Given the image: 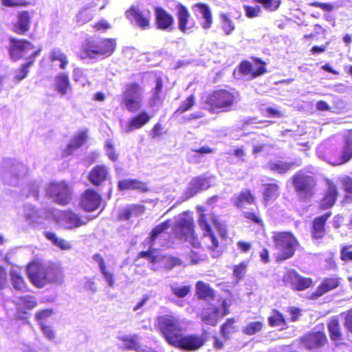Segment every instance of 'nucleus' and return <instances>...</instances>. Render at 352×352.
Here are the masks:
<instances>
[{"label": "nucleus", "instance_id": "obj_4", "mask_svg": "<svg viewBox=\"0 0 352 352\" xmlns=\"http://www.w3.org/2000/svg\"><path fill=\"white\" fill-rule=\"evenodd\" d=\"M158 327L165 340L170 346L184 330V320L173 315H164L158 318Z\"/></svg>", "mask_w": 352, "mask_h": 352}, {"label": "nucleus", "instance_id": "obj_1", "mask_svg": "<svg viewBox=\"0 0 352 352\" xmlns=\"http://www.w3.org/2000/svg\"><path fill=\"white\" fill-rule=\"evenodd\" d=\"M170 226V220H166L156 226L152 230L147 239V243L149 246L148 250L140 252L141 257L148 258L151 263L153 264L152 268L154 270L164 265L166 267L171 268L181 264L179 259L162 256L156 252L159 247L164 245L165 242L162 240L166 236V230H167Z\"/></svg>", "mask_w": 352, "mask_h": 352}, {"label": "nucleus", "instance_id": "obj_33", "mask_svg": "<svg viewBox=\"0 0 352 352\" xmlns=\"http://www.w3.org/2000/svg\"><path fill=\"white\" fill-rule=\"evenodd\" d=\"M87 132L85 131L78 133L70 141L65 148V155H71L75 150L80 147L87 140Z\"/></svg>", "mask_w": 352, "mask_h": 352}, {"label": "nucleus", "instance_id": "obj_34", "mask_svg": "<svg viewBox=\"0 0 352 352\" xmlns=\"http://www.w3.org/2000/svg\"><path fill=\"white\" fill-rule=\"evenodd\" d=\"M30 15L27 11H23L18 14V19L14 25V30L17 34H24L29 30Z\"/></svg>", "mask_w": 352, "mask_h": 352}, {"label": "nucleus", "instance_id": "obj_23", "mask_svg": "<svg viewBox=\"0 0 352 352\" xmlns=\"http://www.w3.org/2000/svg\"><path fill=\"white\" fill-rule=\"evenodd\" d=\"M100 195L92 189H87L82 196L80 206L86 211H94L100 205Z\"/></svg>", "mask_w": 352, "mask_h": 352}, {"label": "nucleus", "instance_id": "obj_18", "mask_svg": "<svg viewBox=\"0 0 352 352\" xmlns=\"http://www.w3.org/2000/svg\"><path fill=\"white\" fill-rule=\"evenodd\" d=\"M327 342L324 333L316 331L305 335L300 338V344L307 349H319L324 346Z\"/></svg>", "mask_w": 352, "mask_h": 352}, {"label": "nucleus", "instance_id": "obj_6", "mask_svg": "<svg viewBox=\"0 0 352 352\" xmlns=\"http://www.w3.org/2000/svg\"><path fill=\"white\" fill-rule=\"evenodd\" d=\"M3 167L2 179L6 184L12 186L17 185L20 179L23 177L28 171L25 164L12 160H5Z\"/></svg>", "mask_w": 352, "mask_h": 352}, {"label": "nucleus", "instance_id": "obj_21", "mask_svg": "<svg viewBox=\"0 0 352 352\" xmlns=\"http://www.w3.org/2000/svg\"><path fill=\"white\" fill-rule=\"evenodd\" d=\"M283 280L289 283L293 289L300 291L309 287L312 283L311 279L300 276L294 270L289 271L284 276Z\"/></svg>", "mask_w": 352, "mask_h": 352}, {"label": "nucleus", "instance_id": "obj_52", "mask_svg": "<svg viewBox=\"0 0 352 352\" xmlns=\"http://www.w3.org/2000/svg\"><path fill=\"white\" fill-rule=\"evenodd\" d=\"M269 148V145L266 144L261 138L255 140L253 142L252 153L254 155L267 151Z\"/></svg>", "mask_w": 352, "mask_h": 352}, {"label": "nucleus", "instance_id": "obj_61", "mask_svg": "<svg viewBox=\"0 0 352 352\" xmlns=\"http://www.w3.org/2000/svg\"><path fill=\"white\" fill-rule=\"evenodd\" d=\"M162 80L161 78H158L156 80L155 87L153 89L152 99H151V105L153 106L159 100H160V93L162 91Z\"/></svg>", "mask_w": 352, "mask_h": 352}, {"label": "nucleus", "instance_id": "obj_46", "mask_svg": "<svg viewBox=\"0 0 352 352\" xmlns=\"http://www.w3.org/2000/svg\"><path fill=\"white\" fill-rule=\"evenodd\" d=\"M294 163H289L282 161L272 162L269 163L270 170L278 173H285L289 170L293 166Z\"/></svg>", "mask_w": 352, "mask_h": 352}, {"label": "nucleus", "instance_id": "obj_45", "mask_svg": "<svg viewBox=\"0 0 352 352\" xmlns=\"http://www.w3.org/2000/svg\"><path fill=\"white\" fill-rule=\"evenodd\" d=\"M50 57L53 62L60 63L59 67L62 69H64L68 64L67 56L58 48H54L51 51Z\"/></svg>", "mask_w": 352, "mask_h": 352}, {"label": "nucleus", "instance_id": "obj_57", "mask_svg": "<svg viewBox=\"0 0 352 352\" xmlns=\"http://www.w3.org/2000/svg\"><path fill=\"white\" fill-rule=\"evenodd\" d=\"M222 19V28L226 34L229 35L235 29V26L233 23V22L225 14H223L221 16Z\"/></svg>", "mask_w": 352, "mask_h": 352}, {"label": "nucleus", "instance_id": "obj_38", "mask_svg": "<svg viewBox=\"0 0 352 352\" xmlns=\"http://www.w3.org/2000/svg\"><path fill=\"white\" fill-rule=\"evenodd\" d=\"M234 204L238 208H243L248 204H253L254 197L249 190H242L239 195L235 196L233 199Z\"/></svg>", "mask_w": 352, "mask_h": 352}, {"label": "nucleus", "instance_id": "obj_29", "mask_svg": "<svg viewBox=\"0 0 352 352\" xmlns=\"http://www.w3.org/2000/svg\"><path fill=\"white\" fill-rule=\"evenodd\" d=\"M18 312L26 314L27 310L33 309L36 306V300L34 296H23L15 297L14 300Z\"/></svg>", "mask_w": 352, "mask_h": 352}, {"label": "nucleus", "instance_id": "obj_11", "mask_svg": "<svg viewBox=\"0 0 352 352\" xmlns=\"http://www.w3.org/2000/svg\"><path fill=\"white\" fill-rule=\"evenodd\" d=\"M228 307L229 305L223 300L219 307L210 305L203 309L200 314L201 321L207 324L215 326L219 319L229 313Z\"/></svg>", "mask_w": 352, "mask_h": 352}, {"label": "nucleus", "instance_id": "obj_56", "mask_svg": "<svg viewBox=\"0 0 352 352\" xmlns=\"http://www.w3.org/2000/svg\"><path fill=\"white\" fill-rule=\"evenodd\" d=\"M243 9L245 16L250 19L259 16L261 14V8L259 6H250L245 5L243 6Z\"/></svg>", "mask_w": 352, "mask_h": 352}, {"label": "nucleus", "instance_id": "obj_35", "mask_svg": "<svg viewBox=\"0 0 352 352\" xmlns=\"http://www.w3.org/2000/svg\"><path fill=\"white\" fill-rule=\"evenodd\" d=\"M263 199L265 204L268 202L274 201L279 196V186L277 184H267L263 185Z\"/></svg>", "mask_w": 352, "mask_h": 352}, {"label": "nucleus", "instance_id": "obj_15", "mask_svg": "<svg viewBox=\"0 0 352 352\" xmlns=\"http://www.w3.org/2000/svg\"><path fill=\"white\" fill-rule=\"evenodd\" d=\"M57 221L64 228L72 230L85 225L89 219L72 211L67 210L60 213Z\"/></svg>", "mask_w": 352, "mask_h": 352}, {"label": "nucleus", "instance_id": "obj_36", "mask_svg": "<svg viewBox=\"0 0 352 352\" xmlns=\"http://www.w3.org/2000/svg\"><path fill=\"white\" fill-rule=\"evenodd\" d=\"M337 194L338 192L336 186L332 182H329L327 193L321 201V207L324 209L331 208L334 204Z\"/></svg>", "mask_w": 352, "mask_h": 352}, {"label": "nucleus", "instance_id": "obj_5", "mask_svg": "<svg viewBox=\"0 0 352 352\" xmlns=\"http://www.w3.org/2000/svg\"><path fill=\"white\" fill-rule=\"evenodd\" d=\"M273 239L278 260H285L294 255L298 242L290 232L276 234Z\"/></svg>", "mask_w": 352, "mask_h": 352}, {"label": "nucleus", "instance_id": "obj_37", "mask_svg": "<svg viewBox=\"0 0 352 352\" xmlns=\"http://www.w3.org/2000/svg\"><path fill=\"white\" fill-rule=\"evenodd\" d=\"M54 85L56 90L62 96L67 94V89L69 87V80L67 74L65 73L58 74L54 79Z\"/></svg>", "mask_w": 352, "mask_h": 352}, {"label": "nucleus", "instance_id": "obj_54", "mask_svg": "<svg viewBox=\"0 0 352 352\" xmlns=\"http://www.w3.org/2000/svg\"><path fill=\"white\" fill-rule=\"evenodd\" d=\"M234 320L232 318L228 319L221 328V333L225 339H228L231 333L234 331L235 327L234 326Z\"/></svg>", "mask_w": 352, "mask_h": 352}, {"label": "nucleus", "instance_id": "obj_41", "mask_svg": "<svg viewBox=\"0 0 352 352\" xmlns=\"http://www.w3.org/2000/svg\"><path fill=\"white\" fill-rule=\"evenodd\" d=\"M338 280L335 278H327L324 280L317 289V296H322L329 291L336 288L338 286Z\"/></svg>", "mask_w": 352, "mask_h": 352}, {"label": "nucleus", "instance_id": "obj_27", "mask_svg": "<svg viewBox=\"0 0 352 352\" xmlns=\"http://www.w3.org/2000/svg\"><path fill=\"white\" fill-rule=\"evenodd\" d=\"M145 208L142 205H129L122 208L119 213L118 219L128 221L131 217H137L144 213Z\"/></svg>", "mask_w": 352, "mask_h": 352}, {"label": "nucleus", "instance_id": "obj_47", "mask_svg": "<svg viewBox=\"0 0 352 352\" xmlns=\"http://www.w3.org/2000/svg\"><path fill=\"white\" fill-rule=\"evenodd\" d=\"M197 294L199 298H206L207 297H212L214 296V291L209 287L208 285L199 281L196 285Z\"/></svg>", "mask_w": 352, "mask_h": 352}, {"label": "nucleus", "instance_id": "obj_40", "mask_svg": "<svg viewBox=\"0 0 352 352\" xmlns=\"http://www.w3.org/2000/svg\"><path fill=\"white\" fill-rule=\"evenodd\" d=\"M10 276L12 285L16 290L23 292L26 289L25 283L19 270L12 268L10 270Z\"/></svg>", "mask_w": 352, "mask_h": 352}, {"label": "nucleus", "instance_id": "obj_12", "mask_svg": "<svg viewBox=\"0 0 352 352\" xmlns=\"http://www.w3.org/2000/svg\"><path fill=\"white\" fill-rule=\"evenodd\" d=\"M204 343L205 338L202 335L181 333L171 346L183 351H193L201 348Z\"/></svg>", "mask_w": 352, "mask_h": 352}, {"label": "nucleus", "instance_id": "obj_62", "mask_svg": "<svg viewBox=\"0 0 352 352\" xmlns=\"http://www.w3.org/2000/svg\"><path fill=\"white\" fill-rule=\"evenodd\" d=\"M40 186V182L38 181H34L29 184L28 188V192L27 193V197H33L34 199L38 198V188Z\"/></svg>", "mask_w": 352, "mask_h": 352}, {"label": "nucleus", "instance_id": "obj_3", "mask_svg": "<svg viewBox=\"0 0 352 352\" xmlns=\"http://www.w3.org/2000/svg\"><path fill=\"white\" fill-rule=\"evenodd\" d=\"M236 93L225 89L214 91L204 100V108L211 112L228 111L236 100Z\"/></svg>", "mask_w": 352, "mask_h": 352}, {"label": "nucleus", "instance_id": "obj_7", "mask_svg": "<svg viewBox=\"0 0 352 352\" xmlns=\"http://www.w3.org/2000/svg\"><path fill=\"white\" fill-rule=\"evenodd\" d=\"M142 93V89L138 84H129L123 94L122 104L131 113L138 111L141 107Z\"/></svg>", "mask_w": 352, "mask_h": 352}, {"label": "nucleus", "instance_id": "obj_50", "mask_svg": "<svg viewBox=\"0 0 352 352\" xmlns=\"http://www.w3.org/2000/svg\"><path fill=\"white\" fill-rule=\"evenodd\" d=\"M352 157V138H349L344 146L342 160L336 164H342L348 162Z\"/></svg>", "mask_w": 352, "mask_h": 352}, {"label": "nucleus", "instance_id": "obj_32", "mask_svg": "<svg viewBox=\"0 0 352 352\" xmlns=\"http://www.w3.org/2000/svg\"><path fill=\"white\" fill-rule=\"evenodd\" d=\"M239 71L244 75L251 74L252 78H255L263 74L265 72V68L263 65L254 67L250 62L245 60L240 64Z\"/></svg>", "mask_w": 352, "mask_h": 352}, {"label": "nucleus", "instance_id": "obj_44", "mask_svg": "<svg viewBox=\"0 0 352 352\" xmlns=\"http://www.w3.org/2000/svg\"><path fill=\"white\" fill-rule=\"evenodd\" d=\"M190 16L189 12L186 7L179 5L177 10V18L179 21V29L184 33L187 30V22Z\"/></svg>", "mask_w": 352, "mask_h": 352}, {"label": "nucleus", "instance_id": "obj_16", "mask_svg": "<svg viewBox=\"0 0 352 352\" xmlns=\"http://www.w3.org/2000/svg\"><path fill=\"white\" fill-rule=\"evenodd\" d=\"M27 273L32 283L37 287H43L47 284V265L33 262L28 266Z\"/></svg>", "mask_w": 352, "mask_h": 352}, {"label": "nucleus", "instance_id": "obj_51", "mask_svg": "<svg viewBox=\"0 0 352 352\" xmlns=\"http://www.w3.org/2000/svg\"><path fill=\"white\" fill-rule=\"evenodd\" d=\"M170 288L172 293L178 298H184L190 291V287L187 285L179 286L176 283L170 284Z\"/></svg>", "mask_w": 352, "mask_h": 352}, {"label": "nucleus", "instance_id": "obj_24", "mask_svg": "<svg viewBox=\"0 0 352 352\" xmlns=\"http://www.w3.org/2000/svg\"><path fill=\"white\" fill-rule=\"evenodd\" d=\"M192 10L197 18L203 20L201 23V27L205 30L209 29L212 23V16L209 6L203 3H198L192 6Z\"/></svg>", "mask_w": 352, "mask_h": 352}, {"label": "nucleus", "instance_id": "obj_17", "mask_svg": "<svg viewBox=\"0 0 352 352\" xmlns=\"http://www.w3.org/2000/svg\"><path fill=\"white\" fill-rule=\"evenodd\" d=\"M211 183V178L205 175L194 177L188 184L184 193V200H187L201 190L208 189Z\"/></svg>", "mask_w": 352, "mask_h": 352}, {"label": "nucleus", "instance_id": "obj_22", "mask_svg": "<svg viewBox=\"0 0 352 352\" xmlns=\"http://www.w3.org/2000/svg\"><path fill=\"white\" fill-rule=\"evenodd\" d=\"M155 23L157 29L170 32L174 25V19L162 8L156 7L155 9Z\"/></svg>", "mask_w": 352, "mask_h": 352}, {"label": "nucleus", "instance_id": "obj_8", "mask_svg": "<svg viewBox=\"0 0 352 352\" xmlns=\"http://www.w3.org/2000/svg\"><path fill=\"white\" fill-rule=\"evenodd\" d=\"M293 184L300 199L305 200L313 195L316 181L312 176L299 173L294 177Z\"/></svg>", "mask_w": 352, "mask_h": 352}, {"label": "nucleus", "instance_id": "obj_53", "mask_svg": "<svg viewBox=\"0 0 352 352\" xmlns=\"http://www.w3.org/2000/svg\"><path fill=\"white\" fill-rule=\"evenodd\" d=\"M248 261H243L237 265H234L233 276L236 280L243 278L246 273Z\"/></svg>", "mask_w": 352, "mask_h": 352}, {"label": "nucleus", "instance_id": "obj_20", "mask_svg": "<svg viewBox=\"0 0 352 352\" xmlns=\"http://www.w3.org/2000/svg\"><path fill=\"white\" fill-rule=\"evenodd\" d=\"M23 213L25 221L32 226L41 223L43 219L48 218L51 215V213L46 210H36L31 204L24 206Z\"/></svg>", "mask_w": 352, "mask_h": 352}, {"label": "nucleus", "instance_id": "obj_42", "mask_svg": "<svg viewBox=\"0 0 352 352\" xmlns=\"http://www.w3.org/2000/svg\"><path fill=\"white\" fill-rule=\"evenodd\" d=\"M328 330L331 339L334 342H339L342 340V335L338 319H332L328 324Z\"/></svg>", "mask_w": 352, "mask_h": 352}, {"label": "nucleus", "instance_id": "obj_60", "mask_svg": "<svg viewBox=\"0 0 352 352\" xmlns=\"http://www.w3.org/2000/svg\"><path fill=\"white\" fill-rule=\"evenodd\" d=\"M73 78L76 82H79L82 86L87 83V80L84 75V72L80 68H75L73 71Z\"/></svg>", "mask_w": 352, "mask_h": 352}, {"label": "nucleus", "instance_id": "obj_58", "mask_svg": "<svg viewBox=\"0 0 352 352\" xmlns=\"http://www.w3.org/2000/svg\"><path fill=\"white\" fill-rule=\"evenodd\" d=\"M53 314V311L51 309H43L38 311L36 314V319L38 322L40 326L45 324V321L50 318Z\"/></svg>", "mask_w": 352, "mask_h": 352}, {"label": "nucleus", "instance_id": "obj_2", "mask_svg": "<svg viewBox=\"0 0 352 352\" xmlns=\"http://www.w3.org/2000/svg\"><path fill=\"white\" fill-rule=\"evenodd\" d=\"M116 47V41L113 38L89 37L82 45V52L89 58H104L110 56Z\"/></svg>", "mask_w": 352, "mask_h": 352}, {"label": "nucleus", "instance_id": "obj_59", "mask_svg": "<svg viewBox=\"0 0 352 352\" xmlns=\"http://www.w3.org/2000/svg\"><path fill=\"white\" fill-rule=\"evenodd\" d=\"M195 104V97L191 95L187 98V99L182 102L179 106L176 112L182 113L186 111H188Z\"/></svg>", "mask_w": 352, "mask_h": 352}, {"label": "nucleus", "instance_id": "obj_19", "mask_svg": "<svg viewBox=\"0 0 352 352\" xmlns=\"http://www.w3.org/2000/svg\"><path fill=\"white\" fill-rule=\"evenodd\" d=\"M197 212L199 213V216L198 219L199 225L204 232V234L205 239L210 243L208 244V248L213 250L217 248L219 245L218 240L212 232L211 227L208 221L206 215L204 214V209L201 207H198Z\"/></svg>", "mask_w": 352, "mask_h": 352}, {"label": "nucleus", "instance_id": "obj_63", "mask_svg": "<svg viewBox=\"0 0 352 352\" xmlns=\"http://www.w3.org/2000/svg\"><path fill=\"white\" fill-rule=\"evenodd\" d=\"M342 183L344 186L345 192L347 193L346 198L352 199V179L349 177L345 176L341 179Z\"/></svg>", "mask_w": 352, "mask_h": 352}, {"label": "nucleus", "instance_id": "obj_30", "mask_svg": "<svg viewBox=\"0 0 352 352\" xmlns=\"http://www.w3.org/2000/svg\"><path fill=\"white\" fill-rule=\"evenodd\" d=\"M63 272L58 265H51L47 266V283L61 284L63 282Z\"/></svg>", "mask_w": 352, "mask_h": 352}, {"label": "nucleus", "instance_id": "obj_49", "mask_svg": "<svg viewBox=\"0 0 352 352\" xmlns=\"http://www.w3.org/2000/svg\"><path fill=\"white\" fill-rule=\"evenodd\" d=\"M268 322L271 327H283L286 324L284 316L278 311H273V314L268 318Z\"/></svg>", "mask_w": 352, "mask_h": 352}, {"label": "nucleus", "instance_id": "obj_28", "mask_svg": "<svg viewBox=\"0 0 352 352\" xmlns=\"http://www.w3.org/2000/svg\"><path fill=\"white\" fill-rule=\"evenodd\" d=\"M330 216L331 212H327L324 215L318 217L314 220L311 233L312 236L314 239H319L322 238V236L324 235V225L326 221Z\"/></svg>", "mask_w": 352, "mask_h": 352}, {"label": "nucleus", "instance_id": "obj_14", "mask_svg": "<svg viewBox=\"0 0 352 352\" xmlns=\"http://www.w3.org/2000/svg\"><path fill=\"white\" fill-rule=\"evenodd\" d=\"M125 15L131 23L134 22L142 30L149 28L151 15L148 10H140L132 6L126 11Z\"/></svg>", "mask_w": 352, "mask_h": 352}, {"label": "nucleus", "instance_id": "obj_48", "mask_svg": "<svg viewBox=\"0 0 352 352\" xmlns=\"http://www.w3.org/2000/svg\"><path fill=\"white\" fill-rule=\"evenodd\" d=\"M263 327L261 322L254 321L248 323L242 329L243 333L248 336H252L261 331Z\"/></svg>", "mask_w": 352, "mask_h": 352}, {"label": "nucleus", "instance_id": "obj_43", "mask_svg": "<svg viewBox=\"0 0 352 352\" xmlns=\"http://www.w3.org/2000/svg\"><path fill=\"white\" fill-rule=\"evenodd\" d=\"M45 237L51 241L52 243L61 250H67L72 248L70 243L63 239L58 238L54 233L51 232H45Z\"/></svg>", "mask_w": 352, "mask_h": 352}, {"label": "nucleus", "instance_id": "obj_26", "mask_svg": "<svg viewBox=\"0 0 352 352\" xmlns=\"http://www.w3.org/2000/svg\"><path fill=\"white\" fill-rule=\"evenodd\" d=\"M95 7L96 4L91 3L81 8L75 16L76 24L81 26L90 21L95 15Z\"/></svg>", "mask_w": 352, "mask_h": 352}, {"label": "nucleus", "instance_id": "obj_39", "mask_svg": "<svg viewBox=\"0 0 352 352\" xmlns=\"http://www.w3.org/2000/svg\"><path fill=\"white\" fill-rule=\"evenodd\" d=\"M120 190L136 189L141 191H146L147 187L145 183L136 179H124L118 182Z\"/></svg>", "mask_w": 352, "mask_h": 352}, {"label": "nucleus", "instance_id": "obj_55", "mask_svg": "<svg viewBox=\"0 0 352 352\" xmlns=\"http://www.w3.org/2000/svg\"><path fill=\"white\" fill-rule=\"evenodd\" d=\"M254 2L261 3L263 7L269 11H275L276 10L280 4V0H253Z\"/></svg>", "mask_w": 352, "mask_h": 352}, {"label": "nucleus", "instance_id": "obj_31", "mask_svg": "<svg viewBox=\"0 0 352 352\" xmlns=\"http://www.w3.org/2000/svg\"><path fill=\"white\" fill-rule=\"evenodd\" d=\"M108 175V170L105 166H97L89 173V180L95 186L100 185Z\"/></svg>", "mask_w": 352, "mask_h": 352}, {"label": "nucleus", "instance_id": "obj_25", "mask_svg": "<svg viewBox=\"0 0 352 352\" xmlns=\"http://www.w3.org/2000/svg\"><path fill=\"white\" fill-rule=\"evenodd\" d=\"M151 116H149L146 112L142 111L138 115L133 116L130 120L122 127L123 131L126 133L142 128L144 124L149 122Z\"/></svg>", "mask_w": 352, "mask_h": 352}, {"label": "nucleus", "instance_id": "obj_13", "mask_svg": "<svg viewBox=\"0 0 352 352\" xmlns=\"http://www.w3.org/2000/svg\"><path fill=\"white\" fill-rule=\"evenodd\" d=\"M47 193L60 205H66L71 200V189L64 182L50 183L47 188Z\"/></svg>", "mask_w": 352, "mask_h": 352}, {"label": "nucleus", "instance_id": "obj_64", "mask_svg": "<svg viewBox=\"0 0 352 352\" xmlns=\"http://www.w3.org/2000/svg\"><path fill=\"white\" fill-rule=\"evenodd\" d=\"M143 344H141L138 342V339H135L131 342H126L122 346V350H133L135 352H139V349H141Z\"/></svg>", "mask_w": 352, "mask_h": 352}, {"label": "nucleus", "instance_id": "obj_10", "mask_svg": "<svg viewBox=\"0 0 352 352\" xmlns=\"http://www.w3.org/2000/svg\"><path fill=\"white\" fill-rule=\"evenodd\" d=\"M39 51H33L32 43L24 40L11 38L10 40L9 53L13 60H17L25 56L35 57Z\"/></svg>", "mask_w": 352, "mask_h": 352}, {"label": "nucleus", "instance_id": "obj_9", "mask_svg": "<svg viewBox=\"0 0 352 352\" xmlns=\"http://www.w3.org/2000/svg\"><path fill=\"white\" fill-rule=\"evenodd\" d=\"M173 232L176 237L186 241H190L194 237V226L192 217L186 213L178 217L173 226Z\"/></svg>", "mask_w": 352, "mask_h": 352}]
</instances>
